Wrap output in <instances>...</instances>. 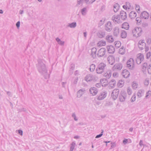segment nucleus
<instances>
[{
  "label": "nucleus",
  "mask_w": 151,
  "mask_h": 151,
  "mask_svg": "<svg viewBox=\"0 0 151 151\" xmlns=\"http://www.w3.org/2000/svg\"><path fill=\"white\" fill-rule=\"evenodd\" d=\"M38 63L36 65L37 69L39 72L42 74L45 75L47 73V70L45 64L41 59H39Z\"/></svg>",
  "instance_id": "obj_1"
},
{
  "label": "nucleus",
  "mask_w": 151,
  "mask_h": 151,
  "mask_svg": "<svg viewBox=\"0 0 151 151\" xmlns=\"http://www.w3.org/2000/svg\"><path fill=\"white\" fill-rule=\"evenodd\" d=\"M106 65L102 63L99 64L96 69V73L98 74H101L103 73L105 70Z\"/></svg>",
  "instance_id": "obj_2"
},
{
  "label": "nucleus",
  "mask_w": 151,
  "mask_h": 151,
  "mask_svg": "<svg viewBox=\"0 0 151 151\" xmlns=\"http://www.w3.org/2000/svg\"><path fill=\"white\" fill-rule=\"evenodd\" d=\"M142 32L141 27H136L132 31L133 35L136 37H138L141 35Z\"/></svg>",
  "instance_id": "obj_3"
},
{
  "label": "nucleus",
  "mask_w": 151,
  "mask_h": 151,
  "mask_svg": "<svg viewBox=\"0 0 151 151\" xmlns=\"http://www.w3.org/2000/svg\"><path fill=\"white\" fill-rule=\"evenodd\" d=\"M127 67L131 70H133L134 67V61L132 58H130L127 62Z\"/></svg>",
  "instance_id": "obj_4"
},
{
  "label": "nucleus",
  "mask_w": 151,
  "mask_h": 151,
  "mask_svg": "<svg viewBox=\"0 0 151 151\" xmlns=\"http://www.w3.org/2000/svg\"><path fill=\"white\" fill-rule=\"evenodd\" d=\"M127 94L126 92L124 91H122L119 94V100L121 102H124L125 101L127 97Z\"/></svg>",
  "instance_id": "obj_5"
},
{
  "label": "nucleus",
  "mask_w": 151,
  "mask_h": 151,
  "mask_svg": "<svg viewBox=\"0 0 151 151\" xmlns=\"http://www.w3.org/2000/svg\"><path fill=\"white\" fill-rule=\"evenodd\" d=\"M144 56L141 53H139L137 55V58L136 59V63L137 64H140L143 60Z\"/></svg>",
  "instance_id": "obj_6"
},
{
  "label": "nucleus",
  "mask_w": 151,
  "mask_h": 151,
  "mask_svg": "<svg viewBox=\"0 0 151 151\" xmlns=\"http://www.w3.org/2000/svg\"><path fill=\"white\" fill-rule=\"evenodd\" d=\"M104 29L108 32H111L113 28V26L110 21L108 22L105 25Z\"/></svg>",
  "instance_id": "obj_7"
},
{
  "label": "nucleus",
  "mask_w": 151,
  "mask_h": 151,
  "mask_svg": "<svg viewBox=\"0 0 151 151\" xmlns=\"http://www.w3.org/2000/svg\"><path fill=\"white\" fill-rule=\"evenodd\" d=\"M122 64L120 63H118L115 64L112 68L113 70H117L119 71L121 70L122 68Z\"/></svg>",
  "instance_id": "obj_8"
},
{
  "label": "nucleus",
  "mask_w": 151,
  "mask_h": 151,
  "mask_svg": "<svg viewBox=\"0 0 151 151\" xmlns=\"http://www.w3.org/2000/svg\"><path fill=\"white\" fill-rule=\"evenodd\" d=\"M111 19L115 23L120 24L122 22L120 19V17L119 15H114L113 16Z\"/></svg>",
  "instance_id": "obj_9"
},
{
  "label": "nucleus",
  "mask_w": 151,
  "mask_h": 151,
  "mask_svg": "<svg viewBox=\"0 0 151 151\" xmlns=\"http://www.w3.org/2000/svg\"><path fill=\"white\" fill-rule=\"evenodd\" d=\"M119 93V90L118 89H115L111 93V97L112 99L115 100L117 99Z\"/></svg>",
  "instance_id": "obj_10"
},
{
  "label": "nucleus",
  "mask_w": 151,
  "mask_h": 151,
  "mask_svg": "<svg viewBox=\"0 0 151 151\" xmlns=\"http://www.w3.org/2000/svg\"><path fill=\"white\" fill-rule=\"evenodd\" d=\"M107 93L106 91H102L101 92L97 98L99 100H101L104 99L106 96Z\"/></svg>",
  "instance_id": "obj_11"
},
{
  "label": "nucleus",
  "mask_w": 151,
  "mask_h": 151,
  "mask_svg": "<svg viewBox=\"0 0 151 151\" xmlns=\"http://www.w3.org/2000/svg\"><path fill=\"white\" fill-rule=\"evenodd\" d=\"M106 52V50L105 48H102L100 49L98 52L97 55L99 57L104 56Z\"/></svg>",
  "instance_id": "obj_12"
},
{
  "label": "nucleus",
  "mask_w": 151,
  "mask_h": 151,
  "mask_svg": "<svg viewBox=\"0 0 151 151\" xmlns=\"http://www.w3.org/2000/svg\"><path fill=\"white\" fill-rule=\"evenodd\" d=\"M146 45V43L144 40H140L138 42V47L140 50H142Z\"/></svg>",
  "instance_id": "obj_13"
},
{
  "label": "nucleus",
  "mask_w": 151,
  "mask_h": 151,
  "mask_svg": "<svg viewBox=\"0 0 151 151\" xmlns=\"http://www.w3.org/2000/svg\"><path fill=\"white\" fill-rule=\"evenodd\" d=\"M107 49L108 52L110 54L113 53L115 51L114 47L112 45L107 46Z\"/></svg>",
  "instance_id": "obj_14"
},
{
  "label": "nucleus",
  "mask_w": 151,
  "mask_h": 151,
  "mask_svg": "<svg viewBox=\"0 0 151 151\" xmlns=\"http://www.w3.org/2000/svg\"><path fill=\"white\" fill-rule=\"evenodd\" d=\"M122 75L124 78H127L129 77L130 73L128 70L124 69L122 72Z\"/></svg>",
  "instance_id": "obj_15"
},
{
  "label": "nucleus",
  "mask_w": 151,
  "mask_h": 151,
  "mask_svg": "<svg viewBox=\"0 0 151 151\" xmlns=\"http://www.w3.org/2000/svg\"><path fill=\"white\" fill-rule=\"evenodd\" d=\"M120 14L121 18L122 20H125L127 18V14L126 12L124 11H121L120 13Z\"/></svg>",
  "instance_id": "obj_16"
},
{
  "label": "nucleus",
  "mask_w": 151,
  "mask_h": 151,
  "mask_svg": "<svg viewBox=\"0 0 151 151\" xmlns=\"http://www.w3.org/2000/svg\"><path fill=\"white\" fill-rule=\"evenodd\" d=\"M149 16V14L148 12L146 11L142 12L141 14L140 17L142 19H148Z\"/></svg>",
  "instance_id": "obj_17"
},
{
  "label": "nucleus",
  "mask_w": 151,
  "mask_h": 151,
  "mask_svg": "<svg viewBox=\"0 0 151 151\" xmlns=\"http://www.w3.org/2000/svg\"><path fill=\"white\" fill-rule=\"evenodd\" d=\"M90 93L92 95H96L97 93L98 90L95 87L91 88L89 89Z\"/></svg>",
  "instance_id": "obj_18"
},
{
  "label": "nucleus",
  "mask_w": 151,
  "mask_h": 151,
  "mask_svg": "<svg viewBox=\"0 0 151 151\" xmlns=\"http://www.w3.org/2000/svg\"><path fill=\"white\" fill-rule=\"evenodd\" d=\"M109 63L110 65H112L115 62V59L112 56H109L107 58Z\"/></svg>",
  "instance_id": "obj_19"
},
{
  "label": "nucleus",
  "mask_w": 151,
  "mask_h": 151,
  "mask_svg": "<svg viewBox=\"0 0 151 151\" xmlns=\"http://www.w3.org/2000/svg\"><path fill=\"white\" fill-rule=\"evenodd\" d=\"M85 90L84 89H81L77 92V97L80 98L82 95L85 93Z\"/></svg>",
  "instance_id": "obj_20"
},
{
  "label": "nucleus",
  "mask_w": 151,
  "mask_h": 151,
  "mask_svg": "<svg viewBox=\"0 0 151 151\" xmlns=\"http://www.w3.org/2000/svg\"><path fill=\"white\" fill-rule=\"evenodd\" d=\"M112 71L111 70H108L105 73L104 75V76L106 78H109L111 76Z\"/></svg>",
  "instance_id": "obj_21"
},
{
  "label": "nucleus",
  "mask_w": 151,
  "mask_h": 151,
  "mask_svg": "<svg viewBox=\"0 0 151 151\" xmlns=\"http://www.w3.org/2000/svg\"><path fill=\"white\" fill-rule=\"evenodd\" d=\"M113 34L114 36L116 37L119 34V29L118 27H115L113 30Z\"/></svg>",
  "instance_id": "obj_22"
},
{
  "label": "nucleus",
  "mask_w": 151,
  "mask_h": 151,
  "mask_svg": "<svg viewBox=\"0 0 151 151\" xmlns=\"http://www.w3.org/2000/svg\"><path fill=\"white\" fill-rule=\"evenodd\" d=\"M116 84V81L114 80H111L108 83V85L111 88H114Z\"/></svg>",
  "instance_id": "obj_23"
},
{
  "label": "nucleus",
  "mask_w": 151,
  "mask_h": 151,
  "mask_svg": "<svg viewBox=\"0 0 151 151\" xmlns=\"http://www.w3.org/2000/svg\"><path fill=\"white\" fill-rule=\"evenodd\" d=\"M97 50L95 47H93L91 50V55L92 58H94L96 56Z\"/></svg>",
  "instance_id": "obj_24"
},
{
  "label": "nucleus",
  "mask_w": 151,
  "mask_h": 151,
  "mask_svg": "<svg viewBox=\"0 0 151 151\" xmlns=\"http://www.w3.org/2000/svg\"><path fill=\"white\" fill-rule=\"evenodd\" d=\"M137 16V13L134 11H132L129 14V17L132 19H134Z\"/></svg>",
  "instance_id": "obj_25"
},
{
  "label": "nucleus",
  "mask_w": 151,
  "mask_h": 151,
  "mask_svg": "<svg viewBox=\"0 0 151 151\" xmlns=\"http://www.w3.org/2000/svg\"><path fill=\"white\" fill-rule=\"evenodd\" d=\"M122 28L126 30L128 29L129 28L128 23L126 22L124 23L122 25Z\"/></svg>",
  "instance_id": "obj_26"
},
{
  "label": "nucleus",
  "mask_w": 151,
  "mask_h": 151,
  "mask_svg": "<svg viewBox=\"0 0 151 151\" xmlns=\"http://www.w3.org/2000/svg\"><path fill=\"white\" fill-rule=\"evenodd\" d=\"M106 39L109 42H112L114 41V39L111 35H107L106 37Z\"/></svg>",
  "instance_id": "obj_27"
},
{
  "label": "nucleus",
  "mask_w": 151,
  "mask_h": 151,
  "mask_svg": "<svg viewBox=\"0 0 151 151\" xmlns=\"http://www.w3.org/2000/svg\"><path fill=\"white\" fill-rule=\"evenodd\" d=\"M105 32L104 31H101L98 32V35L99 38H102L104 37Z\"/></svg>",
  "instance_id": "obj_28"
},
{
  "label": "nucleus",
  "mask_w": 151,
  "mask_h": 151,
  "mask_svg": "<svg viewBox=\"0 0 151 151\" xmlns=\"http://www.w3.org/2000/svg\"><path fill=\"white\" fill-rule=\"evenodd\" d=\"M125 52V48H124L123 46H122L119 49V53L121 55H123L124 54Z\"/></svg>",
  "instance_id": "obj_29"
},
{
  "label": "nucleus",
  "mask_w": 151,
  "mask_h": 151,
  "mask_svg": "<svg viewBox=\"0 0 151 151\" xmlns=\"http://www.w3.org/2000/svg\"><path fill=\"white\" fill-rule=\"evenodd\" d=\"M119 6L118 4L116 3L114 6V12H117L119 9Z\"/></svg>",
  "instance_id": "obj_30"
},
{
  "label": "nucleus",
  "mask_w": 151,
  "mask_h": 151,
  "mask_svg": "<svg viewBox=\"0 0 151 151\" xmlns=\"http://www.w3.org/2000/svg\"><path fill=\"white\" fill-rule=\"evenodd\" d=\"M144 90H139L137 93V95L139 98H140L142 96V95L144 93Z\"/></svg>",
  "instance_id": "obj_31"
},
{
  "label": "nucleus",
  "mask_w": 151,
  "mask_h": 151,
  "mask_svg": "<svg viewBox=\"0 0 151 151\" xmlns=\"http://www.w3.org/2000/svg\"><path fill=\"white\" fill-rule=\"evenodd\" d=\"M56 40L58 44L61 45H64L65 42L61 41L59 38L57 37L56 38Z\"/></svg>",
  "instance_id": "obj_32"
},
{
  "label": "nucleus",
  "mask_w": 151,
  "mask_h": 151,
  "mask_svg": "<svg viewBox=\"0 0 151 151\" xmlns=\"http://www.w3.org/2000/svg\"><path fill=\"white\" fill-rule=\"evenodd\" d=\"M76 26V23L74 22L71 23H69L68 25V27L71 28H74Z\"/></svg>",
  "instance_id": "obj_33"
},
{
  "label": "nucleus",
  "mask_w": 151,
  "mask_h": 151,
  "mask_svg": "<svg viewBox=\"0 0 151 151\" xmlns=\"http://www.w3.org/2000/svg\"><path fill=\"white\" fill-rule=\"evenodd\" d=\"M91 74H89L86 76L85 77L84 79L87 82H88L91 81Z\"/></svg>",
  "instance_id": "obj_34"
},
{
  "label": "nucleus",
  "mask_w": 151,
  "mask_h": 151,
  "mask_svg": "<svg viewBox=\"0 0 151 151\" xmlns=\"http://www.w3.org/2000/svg\"><path fill=\"white\" fill-rule=\"evenodd\" d=\"M127 36L126 32L124 30H122L121 33V37L122 38H125Z\"/></svg>",
  "instance_id": "obj_35"
},
{
  "label": "nucleus",
  "mask_w": 151,
  "mask_h": 151,
  "mask_svg": "<svg viewBox=\"0 0 151 151\" xmlns=\"http://www.w3.org/2000/svg\"><path fill=\"white\" fill-rule=\"evenodd\" d=\"M124 82L122 80H119L118 83H117V86L119 87H122L124 85Z\"/></svg>",
  "instance_id": "obj_36"
},
{
  "label": "nucleus",
  "mask_w": 151,
  "mask_h": 151,
  "mask_svg": "<svg viewBox=\"0 0 151 151\" xmlns=\"http://www.w3.org/2000/svg\"><path fill=\"white\" fill-rule=\"evenodd\" d=\"M81 12L83 16H85L86 15L87 12V9L86 8L84 7L81 10Z\"/></svg>",
  "instance_id": "obj_37"
},
{
  "label": "nucleus",
  "mask_w": 151,
  "mask_h": 151,
  "mask_svg": "<svg viewBox=\"0 0 151 151\" xmlns=\"http://www.w3.org/2000/svg\"><path fill=\"white\" fill-rule=\"evenodd\" d=\"M138 84L135 82H133L132 83V86L134 89H136L138 87Z\"/></svg>",
  "instance_id": "obj_38"
},
{
  "label": "nucleus",
  "mask_w": 151,
  "mask_h": 151,
  "mask_svg": "<svg viewBox=\"0 0 151 151\" xmlns=\"http://www.w3.org/2000/svg\"><path fill=\"white\" fill-rule=\"evenodd\" d=\"M95 65L93 64H91L90 66V70L91 72H93L95 69Z\"/></svg>",
  "instance_id": "obj_39"
},
{
  "label": "nucleus",
  "mask_w": 151,
  "mask_h": 151,
  "mask_svg": "<svg viewBox=\"0 0 151 151\" xmlns=\"http://www.w3.org/2000/svg\"><path fill=\"white\" fill-rule=\"evenodd\" d=\"M125 4L128 9H129L133 8V7L132 6L131 4L129 2H126Z\"/></svg>",
  "instance_id": "obj_40"
},
{
  "label": "nucleus",
  "mask_w": 151,
  "mask_h": 151,
  "mask_svg": "<svg viewBox=\"0 0 151 151\" xmlns=\"http://www.w3.org/2000/svg\"><path fill=\"white\" fill-rule=\"evenodd\" d=\"M115 47L117 48H119L121 45V43L119 41L115 42Z\"/></svg>",
  "instance_id": "obj_41"
},
{
  "label": "nucleus",
  "mask_w": 151,
  "mask_h": 151,
  "mask_svg": "<svg viewBox=\"0 0 151 151\" xmlns=\"http://www.w3.org/2000/svg\"><path fill=\"white\" fill-rule=\"evenodd\" d=\"M147 64L146 63H144L142 65V69L143 70H145L147 68Z\"/></svg>",
  "instance_id": "obj_42"
},
{
  "label": "nucleus",
  "mask_w": 151,
  "mask_h": 151,
  "mask_svg": "<svg viewBox=\"0 0 151 151\" xmlns=\"http://www.w3.org/2000/svg\"><path fill=\"white\" fill-rule=\"evenodd\" d=\"M127 92L128 95H131L132 93V89L130 87H128L127 89Z\"/></svg>",
  "instance_id": "obj_43"
},
{
  "label": "nucleus",
  "mask_w": 151,
  "mask_h": 151,
  "mask_svg": "<svg viewBox=\"0 0 151 151\" xmlns=\"http://www.w3.org/2000/svg\"><path fill=\"white\" fill-rule=\"evenodd\" d=\"M103 132H104V130H102V132H101V134H99V135H97L96 137V138H99V137H101L103 134Z\"/></svg>",
  "instance_id": "obj_44"
},
{
  "label": "nucleus",
  "mask_w": 151,
  "mask_h": 151,
  "mask_svg": "<svg viewBox=\"0 0 151 151\" xmlns=\"http://www.w3.org/2000/svg\"><path fill=\"white\" fill-rule=\"evenodd\" d=\"M72 117L74 118L75 121H77L78 118L76 117L75 113H73L72 115Z\"/></svg>",
  "instance_id": "obj_45"
},
{
  "label": "nucleus",
  "mask_w": 151,
  "mask_h": 151,
  "mask_svg": "<svg viewBox=\"0 0 151 151\" xmlns=\"http://www.w3.org/2000/svg\"><path fill=\"white\" fill-rule=\"evenodd\" d=\"M75 68V66L74 65L71 64L70 67V71H73V70Z\"/></svg>",
  "instance_id": "obj_46"
},
{
  "label": "nucleus",
  "mask_w": 151,
  "mask_h": 151,
  "mask_svg": "<svg viewBox=\"0 0 151 151\" xmlns=\"http://www.w3.org/2000/svg\"><path fill=\"white\" fill-rule=\"evenodd\" d=\"M146 41L148 44H150L151 42V39L149 38L146 39Z\"/></svg>",
  "instance_id": "obj_47"
},
{
  "label": "nucleus",
  "mask_w": 151,
  "mask_h": 151,
  "mask_svg": "<svg viewBox=\"0 0 151 151\" xmlns=\"http://www.w3.org/2000/svg\"><path fill=\"white\" fill-rule=\"evenodd\" d=\"M151 65H150L148 67L147 70L148 73L150 74H151V68H150Z\"/></svg>",
  "instance_id": "obj_48"
},
{
  "label": "nucleus",
  "mask_w": 151,
  "mask_h": 151,
  "mask_svg": "<svg viewBox=\"0 0 151 151\" xmlns=\"http://www.w3.org/2000/svg\"><path fill=\"white\" fill-rule=\"evenodd\" d=\"M144 83L145 85L146 86H147L149 83V80L148 79H146Z\"/></svg>",
  "instance_id": "obj_49"
},
{
  "label": "nucleus",
  "mask_w": 151,
  "mask_h": 151,
  "mask_svg": "<svg viewBox=\"0 0 151 151\" xmlns=\"http://www.w3.org/2000/svg\"><path fill=\"white\" fill-rule=\"evenodd\" d=\"M151 55V53L150 52H149L147 53L146 55V58H147L148 59L150 58Z\"/></svg>",
  "instance_id": "obj_50"
},
{
  "label": "nucleus",
  "mask_w": 151,
  "mask_h": 151,
  "mask_svg": "<svg viewBox=\"0 0 151 151\" xmlns=\"http://www.w3.org/2000/svg\"><path fill=\"white\" fill-rule=\"evenodd\" d=\"M135 98H136V96L135 95H134L133 96L131 99V102H133L135 100Z\"/></svg>",
  "instance_id": "obj_51"
},
{
  "label": "nucleus",
  "mask_w": 151,
  "mask_h": 151,
  "mask_svg": "<svg viewBox=\"0 0 151 151\" xmlns=\"http://www.w3.org/2000/svg\"><path fill=\"white\" fill-rule=\"evenodd\" d=\"M119 74L117 72H114L113 74V76L114 77H117L118 76Z\"/></svg>",
  "instance_id": "obj_52"
},
{
  "label": "nucleus",
  "mask_w": 151,
  "mask_h": 151,
  "mask_svg": "<svg viewBox=\"0 0 151 151\" xmlns=\"http://www.w3.org/2000/svg\"><path fill=\"white\" fill-rule=\"evenodd\" d=\"M91 81H92V80L94 81L96 80V76H95L92 75H91Z\"/></svg>",
  "instance_id": "obj_53"
},
{
  "label": "nucleus",
  "mask_w": 151,
  "mask_h": 151,
  "mask_svg": "<svg viewBox=\"0 0 151 151\" xmlns=\"http://www.w3.org/2000/svg\"><path fill=\"white\" fill-rule=\"evenodd\" d=\"M135 9L137 11H139L140 10V7L139 5H136Z\"/></svg>",
  "instance_id": "obj_54"
},
{
  "label": "nucleus",
  "mask_w": 151,
  "mask_h": 151,
  "mask_svg": "<svg viewBox=\"0 0 151 151\" xmlns=\"http://www.w3.org/2000/svg\"><path fill=\"white\" fill-rule=\"evenodd\" d=\"M6 93L8 96L10 97H12V93L10 91H6Z\"/></svg>",
  "instance_id": "obj_55"
},
{
  "label": "nucleus",
  "mask_w": 151,
  "mask_h": 151,
  "mask_svg": "<svg viewBox=\"0 0 151 151\" xmlns=\"http://www.w3.org/2000/svg\"><path fill=\"white\" fill-rule=\"evenodd\" d=\"M128 140L127 139H125L123 141V143L124 145H126L128 142Z\"/></svg>",
  "instance_id": "obj_56"
},
{
  "label": "nucleus",
  "mask_w": 151,
  "mask_h": 151,
  "mask_svg": "<svg viewBox=\"0 0 151 151\" xmlns=\"http://www.w3.org/2000/svg\"><path fill=\"white\" fill-rule=\"evenodd\" d=\"M151 91H148L146 93V96H145V97L146 98H147L149 95H151Z\"/></svg>",
  "instance_id": "obj_57"
},
{
  "label": "nucleus",
  "mask_w": 151,
  "mask_h": 151,
  "mask_svg": "<svg viewBox=\"0 0 151 151\" xmlns=\"http://www.w3.org/2000/svg\"><path fill=\"white\" fill-rule=\"evenodd\" d=\"M75 145V143L74 142H73L71 144L70 147L74 149Z\"/></svg>",
  "instance_id": "obj_58"
},
{
  "label": "nucleus",
  "mask_w": 151,
  "mask_h": 151,
  "mask_svg": "<svg viewBox=\"0 0 151 151\" xmlns=\"http://www.w3.org/2000/svg\"><path fill=\"white\" fill-rule=\"evenodd\" d=\"M20 25V22L19 21H18L16 24V26L18 28L19 27Z\"/></svg>",
  "instance_id": "obj_59"
},
{
  "label": "nucleus",
  "mask_w": 151,
  "mask_h": 151,
  "mask_svg": "<svg viewBox=\"0 0 151 151\" xmlns=\"http://www.w3.org/2000/svg\"><path fill=\"white\" fill-rule=\"evenodd\" d=\"M136 20L137 22L139 23L141 21V19L139 17H137L136 18Z\"/></svg>",
  "instance_id": "obj_60"
},
{
  "label": "nucleus",
  "mask_w": 151,
  "mask_h": 151,
  "mask_svg": "<svg viewBox=\"0 0 151 151\" xmlns=\"http://www.w3.org/2000/svg\"><path fill=\"white\" fill-rule=\"evenodd\" d=\"M101 84L100 83H97L96 84V86L98 88L100 87Z\"/></svg>",
  "instance_id": "obj_61"
},
{
  "label": "nucleus",
  "mask_w": 151,
  "mask_h": 151,
  "mask_svg": "<svg viewBox=\"0 0 151 151\" xmlns=\"http://www.w3.org/2000/svg\"><path fill=\"white\" fill-rule=\"evenodd\" d=\"M111 148H112L113 147H116V145L115 143H111Z\"/></svg>",
  "instance_id": "obj_62"
},
{
  "label": "nucleus",
  "mask_w": 151,
  "mask_h": 151,
  "mask_svg": "<svg viewBox=\"0 0 151 151\" xmlns=\"http://www.w3.org/2000/svg\"><path fill=\"white\" fill-rule=\"evenodd\" d=\"M18 133L21 135H22L23 134L22 131L21 130H18Z\"/></svg>",
  "instance_id": "obj_63"
},
{
  "label": "nucleus",
  "mask_w": 151,
  "mask_h": 151,
  "mask_svg": "<svg viewBox=\"0 0 151 151\" xmlns=\"http://www.w3.org/2000/svg\"><path fill=\"white\" fill-rule=\"evenodd\" d=\"M66 83V82H63L62 83V86L63 87L65 88V85Z\"/></svg>",
  "instance_id": "obj_64"
}]
</instances>
